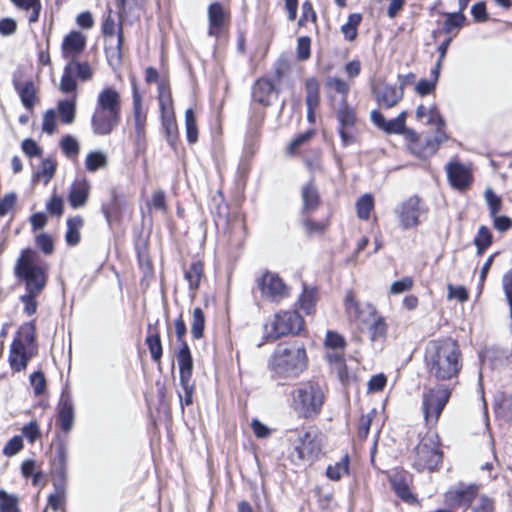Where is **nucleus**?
Here are the masks:
<instances>
[{
    "instance_id": "1",
    "label": "nucleus",
    "mask_w": 512,
    "mask_h": 512,
    "mask_svg": "<svg viewBox=\"0 0 512 512\" xmlns=\"http://www.w3.org/2000/svg\"><path fill=\"white\" fill-rule=\"evenodd\" d=\"M424 362L430 377L438 381L457 378L462 367V353L452 338L435 339L425 347Z\"/></svg>"
},
{
    "instance_id": "2",
    "label": "nucleus",
    "mask_w": 512,
    "mask_h": 512,
    "mask_svg": "<svg viewBox=\"0 0 512 512\" xmlns=\"http://www.w3.org/2000/svg\"><path fill=\"white\" fill-rule=\"evenodd\" d=\"M308 367L305 346L300 343H280L268 359V370L274 380L299 377Z\"/></svg>"
},
{
    "instance_id": "3",
    "label": "nucleus",
    "mask_w": 512,
    "mask_h": 512,
    "mask_svg": "<svg viewBox=\"0 0 512 512\" xmlns=\"http://www.w3.org/2000/svg\"><path fill=\"white\" fill-rule=\"evenodd\" d=\"M49 265L30 248L23 249L16 260L14 275L27 292H42L47 285Z\"/></svg>"
},
{
    "instance_id": "4",
    "label": "nucleus",
    "mask_w": 512,
    "mask_h": 512,
    "mask_svg": "<svg viewBox=\"0 0 512 512\" xmlns=\"http://www.w3.org/2000/svg\"><path fill=\"white\" fill-rule=\"evenodd\" d=\"M291 408L301 418L317 417L325 402V390L321 383L308 380L297 384L290 393Z\"/></svg>"
},
{
    "instance_id": "5",
    "label": "nucleus",
    "mask_w": 512,
    "mask_h": 512,
    "mask_svg": "<svg viewBox=\"0 0 512 512\" xmlns=\"http://www.w3.org/2000/svg\"><path fill=\"white\" fill-rule=\"evenodd\" d=\"M450 396L451 389L443 384H437L423 393L422 410L427 425H436Z\"/></svg>"
},
{
    "instance_id": "6",
    "label": "nucleus",
    "mask_w": 512,
    "mask_h": 512,
    "mask_svg": "<svg viewBox=\"0 0 512 512\" xmlns=\"http://www.w3.org/2000/svg\"><path fill=\"white\" fill-rule=\"evenodd\" d=\"M427 212L428 208L424 201L416 195L405 199L395 209L399 224L404 230L420 225L422 218L426 217Z\"/></svg>"
},
{
    "instance_id": "7",
    "label": "nucleus",
    "mask_w": 512,
    "mask_h": 512,
    "mask_svg": "<svg viewBox=\"0 0 512 512\" xmlns=\"http://www.w3.org/2000/svg\"><path fill=\"white\" fill-rule=\"evenodd\" d=\"M303 327L304 320L297 311H280L266 325V330L268 338L278 339L288 334H298Z\"/></svg>"
},
{
    "instance_id": "8",
    "label": "nucleus",
    "mask_w": 512,
    "mask_h": 512,
    "mask_svg": "<svg viewBox=\"0 0 512 512\" xmlns=\"http://www.w3.org/2000/svg\"><path fill=\"white\" fill-rule=\"evenodd\" d=\"M257 287L263 299L279 303L290 296V288L276 273L265 272L257 279Z\"/></svg>"
},
{
    "instance_id": "9",
    "label": "nucleus",
    "mask_w": 512,
    "mask_h": 512,
    "mask_svg": "<svg viewBox=\"0 0 512 512\" xmlns=\"http://www.w3.org/2000/svg\"><path fill=\"white\" fill-rule=\"evenodd\" d=\"M478 490L476 484L458 483L446 492L445 502L452 508H471Z\"/></svg>"
},
{
    "instance_id": "10",
    "label": "nucleus",
    "mask_w": 512,
    "mask_h": 512,
    "mask_svg": "<svg viewBox=\"0 0 512 512\" xmlns=\"http://www.w3.org/2000/svg\"><path fill=\"white\" fill-rule=\"evenodd\" d=\"M345 311L348 319L356 324H368L377 314L373 305L358 302L351 291L345 297Z\"/></svg>"
},
{
    "instance_id": "11",
    "label": "nucleus",
    "mask_w": 512,
    "mask_h": 512,
    "mask_svg": "<svg viewBox=\"0 0 512 512\" xmlns=\"http://www.w3.org/2000/svg\"><path fill=\"white\" fill-rule=\"evenodd\" d=\"M12 84L20 97L22 105L26 110L32 111L38 100V89L34 82L31 79L24 80V71L22 69H17L13 73Z\"/></svg>"
},
{
    "instance_id": "12",
    "label": "nucleus",
    "mask_w": 512,
    "mask_h": 512,
    "mask_svg": "<svg viewBox=\"0 0 512 512\" xmlns=\"http://www.w3.org/2000/svg\"><path fill=\"white\" fill-rule=\"evenodd\" d=\"M337 119L339 121V134L344 146H348L356 142V137L352 133L354 126L357 123V116L352 107H350L346 100L343 101L342 106L337 112Z\"/></svg>"
},
{
    "instance_id": "13",
    "label": "nucleus",
    "mask_w": 512,
    "mask_h": 512,
    "mask_svg": "<svg viewBox=\"0 0 512 512\" xmlns=\"http://www.w3.org/2000/svg\"><path fill=\"white\" fill-rule=\"evenodd\" d=\"M119 114L94 108L91 118V128L97 136L110 135L120 122Z\"/></svg>"
},
{
    "instance_id": "14",
    "label": "nucleus",
    "mask_w": 512,
    "mask_h": 512,
    "mask_svg": "<svg viewBox=\"0 0 512 512\" xmlns=\"http://www.w3.org/2000/svg\"><path fill=\"white\" fill-rule=\"evenodd\" d=\"M208 35L218 39L230 21V13L219 2L208 6Z\"/></svg>"
},
{
    "instance_id": "15",
    "label": "nucleus",
    "mask_w": 512,
    "mask_h": 512,
    "mask_svg": "<svg viewBox=\"0 0 512 512\" xmlns=\"http://www.w3.org/2000/svg\"><path fill=\"white\" fill-rule=\"evenodd\" d=\"M133 96V120L137 141L144 140L146 133L147 112L142 105V96L138 91L135 81L132 82Z\"/></svg>"
},
{
    "instance_id": "16",
    "label": "nucleus",
    "mask_w": 512,
    "mask_h": 512,
    "mask_svg": "<svg viewBox=\"0 0 512 512\" xmlns=\"http://www.w3.org/2000/svg\"><path fill=\"white\" fill-rule=\"evenodd\" d=\"M446 171L448 180L455 189L465 190L471 185L473 176L467 166L459 162H453L446 166Z\"/></svg>"
},
{
    "instance_id": "17",
    "label": "nucleus",
    "mask_w": 512,
    "mask_h": 512,
    "mask_svg": "<svg viewBox=\"0 0 512 512\" xmlns=\"http://www.w3.org/2000/svg\"><path fill=\"white\" fill-rule=\"evenodd\" d=\"M406 117L407 113L405 111L388 121L378 110H373L370 114L373 124L388 134H402L405 131Z\"/></svg>"
},
{
    "instance_id": "18",
    "label": "nucleus",
    "mask_w": 512,
    "mask_h": 512,
    "mask_svg": "<svg viewBox=\"0 0 512 512\" xmlns=\"http://www.w3.org/2000/svg\"><path fill=\"white\" fill-rule=\"evenodd\" d=\"M436 131L433 137L425 138V147H417L414 144L412 147V153L420 158H428L435 154L438 150L439 145L447 140V135L445 132V125L436 124Z\"/></svg>"
},
{
    "instance_id": "19",
    "label": "nucleus",
    "mask_w": 512,
    "mask_h": 512,
    "mask_svg": "<svg viewBox=\"0 0 512 512\" xmlns=\"http://www.w3.org/2000/svg\"><path fill=\"white\" fill-rule=\"evenodd\" d=\"M86 46V37L79 31H71L62 42V55L65 59L74 60L78 57Z\"/></svg>"
},
{
    "instance_id": "20",
    "label": "nucleus",
    "mask_w": 512,
    "mask_h": 512,
    "mask_svg": "<svg viewBox=\"0 0 512 512\" xmlns=\"http://www.w3.org/2000/svg\"><path fill=\"white\" fill-rule=\"evenodd\" d=\"M320 453V446L309 432L299 438V444L295 446L293 457L301 461H312Z\"/></svg>"
},
{
    "instance_id": "21",
    "label": "nucleus",
    "mask_w": 512,
    "mask_h": 512,
    "mask_svg": "<svg viewBox=\"0 0 512 512\" xmlns=\"http://www.w3.org/2000/svg\"><path fill=\"white\" fill-rule=\"evenodd\" d=\"M96 108L121 115V96L113 87H106L97 96Z\"/></svg>"
},
{
    "instance_id": "22",
    "label": "nucleus",
    "mask_w": 512,
    "mask_h": 512,
    "mask_svg": "<svg viewBox=\"0 0 512 512\" xmlns=\"http://www.w3.org/2000/svg\"><path fill=\"white\" fill-rule=\"evenodd\" d=\"M90 193V183L85 178L76 179L69 191L68 202L74 209L83 207Z\"/></svg>"
},
{
    "instance_id": "23",
    "label": "nucleus",
    "mask_w": 512,
    "mask_h": 512,
    "mask_svg": "<svg viewBox=\"0 0 512 512\" xmlns=\"http://www.w3.org/2000/svg\"><path fill=\"white\" fill-rule=\"evenodd\" d=\"M374 93L378 104L386 109L396 106L404 95L402 88L392 85H384L375 90Z\"/></svg>"
},
{
    "instance_id": "24",
    "label": "nucleus",
    "mask_w": 512,
    "mask_h": 512,
    "mask_svg": "<svg viewBox=\"0 0 512 512\" xmlns=\"http://www.w3.org/2000/svg\"><path fill=\"white\" fill-rule=\"evenodd\" d=\"M58 422L61 429L68 433L74 424V406L68 394H62L58 404Z\"/></svg>"
},
{
    "instance_id": "25",
    "label": "nucleus",
    "mask_w": 512,
    "mask_h": 512,
    "mask_svg": "<svg viewBox=\"0 0 512 512\" xmlns=\"http://www.w3.org/2000/svg\"><path fill=\"white\" fill-rule=\"evenodd\" d=\"M344 351L345 349L326 350V358L332 370L337 374L339 380L343 384H346L350 380V375L345 364Z\"/></svg>"
},
{
    "instance_id": "26",
    "label": "nucleus",
    "mask_w": 512,
    "mask_h": 512,
    "mask_svg": "<svg viewBox=\"0 0 512 512\" xmlns=\"http://www.w3.org/2000/svg\"><path fill=\"white\" fill-rule=\"evenodd\" d=\"M32 354L27 352L22 341H13L10 347L9 363L12 370L19 372L27 367Z\"/></svg>"
},
{
    "instance_id": "27",
    "label": "nucleus",
    "mask_w": 512,
    "mask_h": 512,
    "mask_svg": "<svg viewBox=\"0 0 512 512\" xmlns=\"http://www.w3.org/2000/svg\"><path fill=\"white\" fill-rule=\"evenodd\" d=\"M416 453L419 465L429 470L435 469L441 462L442 455L438 449L431 448L426 443L419 444Z\"/></svg>"
},
{
    "instance_id": "28",
    "label": "nucleus",
    "mask_w": 512,
    "mask_h": 512,
    "mask_svg": "<svg viewBox=\"0 0 512 512\" xmlns=\"http://www.w3.org/2000/svg\"><path fill=\"white\" fill-rule=\"evenodd\" d=\"M302 198V216L310 215L320 204V196L317 188L312 182L307 183L301 189Z\"/></svg>"
},
{
    "instance_id": "29",
    "label": "nucleus",
    "mask_w": 512,
    "mask_h": 512,
    "mask_svg": "<svg viewBox=\"0 0 512 512\" xmlns=\"http://www.w3.org/2000/svg\"><path fill=\"white\" fill-rule=\"evenodd\" d=\"M274 91L275 87L272 81L267 78H262L255 83L252 96L254 101L264 106H268L271 103V97Z\"/></svg>"
},
{
    "instance_id": "30",
    "label": "nucleus",
    "mask_w": 512,
    "mask_h": 512,
    "mask_svg": "<svg viewBox=\"0 0 512 512\" xmlns=\"http://www.w3.org/2000/svg\"><path fill=\"white\" fill-rule=\"evenodd\" d=\"M318 300V292L314 287L303 284L302 293L299 295L296 306L299 310L309 315L315 311Z\"/></svg>"
},
{
    "instance_id": "31",
    "label": "nucleus",
    "mask_w": 512,
    "mask_h": 512,
    "mask_svg": "<svg viewBox=\"0 0 512 512\" xmlns=\"http://www.w3.org/2000/svg\"><path fill=\"white\" fill-rule=\"evenodd\" d=\"M177 361L180 370V382L191 380L193 360L186 342H183V345L177 354Z\"/></svg>"
},
{
    "instance_id": "32",
    "label": "nucleus",
    "mask_w": 512,
    "mask_h": 512,
    "mask_svg": "<svg viewBox=\"0 0 512 512\" xmlns=\"http://www.w3.org/2000/svg\"><path fill=\"white\" fill-rule=\"evenodd\" d=\"M145 343L148 346L152 360L156 363H160L163 353L160 334L157 328L152 327L151 324L148 326V334L145 339Z\"/></svg>"
},
{
    "instance_id": "33",
    "label": "nucleus",
    "mask_w": 512,
    "mask_h": 512,
    "mask_svg": "<svg viewBox=\"0 0 512 512\" xmlns=\"http://www.w3.org/2000/svg\"><path fill=\"white\" fill-rule=\"evenodd\" d=\"M390 483L397 496L403 501L410 504L416 501V498L409 489L406 478L402 474L397 473L391 476Z\"/></svg>"
},
{
    "instance_id": "34",
    "label": "nucleus",
    "mask_w": 512,
    "mask_h": 512,
    "mask_svg": "<svg viewBox=\"0 0 512 512\" xmlns=\"http://www.w3.org/2000/svg\"><path fill=\"white\" fill-rule=\"evenodd\" d=\"M416 118L418 120L426 119L427 125H445V120L440 115L439 110L435 104L427 107L425 105H419L416 109Z\"/></svg>"
},
{
    "instance_id": "35",
    "label": "nucleus",
    "mask_w": 512,
    "mask_h": 512,
    "mask_svg": "<svg viewBox=\"0 0 512 512\" xmlns=\"http://www.w3.org/2000/svg\"><path fill=\"white\" fill-rule=\"evenodd\" d=\"M83 224L84 221L81 216H74L67 219L65 240L68 245L75 246L80 242V230L83 227Z\"/></svg>"
},
{
    "instance_id": "36",
    "label": "nucleus",
    "mask_w": 512,
    "mask_h": 512,
    "mask_svg": "<svg viewBox=\"0 0 512 512\" xmlns=\"http://www.w3.org/2000/svg\"><path fill=\"white\" fill-rule=\"evenodd\" d=\"M305 102L307 108H318L321 102L320 84L315 77L306 79L305 81Z\"/></svg>"
},
{
    "instance_id": "37",
    "label": "nucleus",
    "mask_w": 512,
    "mask_h": 512,
    "mask_svg": "<svg viewBox=\"0 0 512 512\" xmlns=\"http://www.w3.org/2000/svg\"><path fill=\"white\" fill-rule=\"evenodd\" d=\"M203 272V264L199 261L191 263V265L184 272V278L188 282L189 290L193 294L199 288Z\"/></svg>"
},
{
    "instance_id": "38",
    "label": "nucleus",
    "mask_w": 512,
    "mask_h": 512,
    "mask_svg": "<svg viewBox=\"0 0 512 512\" xmlns=\"http://www.w3.org/2000/svg\"><path fill=\"white\" fill-rule=\"evenodd\" d=\"M11 2L20 10L27 12L29 23L38 21L42 5L40 0H11Z\"/></svg>"
},
{
    "instance_id": "39",
    "label": "nucleus",
    "mask_w": 512,
    "mask_h": 512,
    "mask_svg": "<svg viewBox=\"0 0 512 512\" xmlns=\"http://www.w3.org/2000/svg\"><path fill=\"white\" fill-rule=\"evenodd\" d=\"M349 472V456L344 455L340 461L334 465H329L326 470V475L330 480L338 481L341 477Z\"/></svg>"
},
{
    "instance_id": "40",
    "label": "nucleus",
    "mask_w": 512,
    "mask_h": 512,
    "mask_svg": "<svg viewBox=\"0 0 512 512\" xmlns=\"http://www.w3.org/2000/svg\"><path fill=\"white\" fill-rule=\"evenodd\" d=\"M107 156L102 151H92L85 159V167L89 172H96L97 170L107 166Z\"/></svg>"
},
{
    "instance_id": "41",
    "label": "nucleus",
    "mask_w": 512,
    "mask_h": 512,
    "mask_svg": "<svg viewBox=\"0 0 512 512\" xmlns=\"http://www.w3.org/2000/svg\"><path fill=\"white\" fill-rule=\"evenodd\" d=\"M61 122L64 124H72L75 120L76 105L71 100H61L57 106Z\"/></svg>"
},
{
    "instance_id": "42",
    "label": "nucleus",
    "mask_w": 512,
    "mask_h": 512,
    "mask_svg": "<svg viewBox=\"0 0 512 512\" xmlns=\"http://www.w3.org/2000/svg\"><path fill=\"white\" fill-rule=\"evenodd\" d=\"M205 327V316L200 307H196L192 313L191 334L194 339L203 337Z\"/></svg>"
},
{
    "instance_id": "43",
    "label": "nucleus",
    "mask_w": 512,
    "mask_h": 512,
    "mask_svg": "<svg viewBox=\"0 0 512 512\" xmlns=\"http://www.w3.org/2000/svg\"><path fill=\"white\" fill-rule=\"evenodd\" d=\"M36 328L34 322L24 323L19 331L17 337L13 341H22L23 346L26 348L35 342Z\"/></svg>"
},
{
    "instance_id": "44",
    "label": "nucleus",
    "mask_w": 512,
    "mask_h": 512,
    "mask_svg": "<svg viewBox=\"0 0 512 512\" xmlns=\"http://www.w3.org/2000/svg\"><path fill=\"white\" fill-rule=\"evenodd\" d=\"M466 21V17L461 12L447 13L443 23V31L446 34L452 33L454 30L460 29Z\"/></svg>"
},
{
    "instance_id": "45",
    "label": "nucleus",
    "mask_w": 512,
    "mask_h": 512,
    "mask_svg": "<svg viewBox=\"0 0 512 512\" xmlns=\"http://www.w3.org/2000/svg\"><path fill=\"white\" fill-rule=\"evenodd\" d=\"M470 509L472 512H494L495 501L488 495L478 493Z\"/></svg>"
},
{
    "instance_id": "46",
    "label": "nucleus",
    "mask_w": 512,
    "mask_h": 512,
    "mask_svg": "<svg viewBox=\"0 0 512 512\" xmlns=\"http://www.w3.org/2000/svg\"><path fill=\"white\" fill-rule=\"evenodd\" d=\"M57 163L52 158L44 159L41 162V165L38 171L35 174V177L38 179H42L44 184H47L54 176L56 171Z\"/></svg>"
},
{
    "instance_id": "47",
    "label": "nucleus",
    "mask_w": 512,
    "mask_h": 512,
    "mask_svg": "<svg viewBox=\"0 0 512 512\" xmlns=\"http://www.w3.org/2000/svg\"><path fill=\"white\" fill-rule=\"evenodd\" d=\"M69 69L82 81H87L92 77V69L88 62H80L76 59L67 63Z\"/></svg>"
},
{
    "instance_id": "48",
    "label": "nucleus",
    "mask_w": 512,
    "mask_h": 512,
    "mask_svg": "<svg viewBox=\"0 0 512 512\" xmlns=\"http://www.w3.org/2000/svg\"><path fill=\"white\" fill-rule=\"evenodd\" d=\"M54 492L48 497V506L57 511L65 500V485L63 481L53 483Z\"/></svg>"
},
{
    "instance_id": "49",
    "label": "nucleus",
    "mask_w": 512,
    "mask_h": 512,
    "mask_svg": "<svg viewBox=\"0 0 512 512\" xmlns=\"http://www.w3.org/2000/svg\"><path fill=\"white\" fill-rule=\"evenodd\" d=\"M369 326L370 339L372 341L381 340L385 337L387 326L382 317L377 314L371 319Z\"/></svg>"
},
{
    "instance_id": "50",
    "label": "nucleus",
    "mask_w": 512,
    "mask_h": 512,
    "mask_svg": "<svg viewBox=\"0 0 512 512\" xmlns=\"http://www.w3.org/2000/svg\"><path fill=\"white\" fill-rule=\"evenodd\" d=\"M492 243V234L486 226H481L474 238V244L477 247L478 255H482L484 251Z\"/></svg>"
},
{
    "instance_id": "51",
    "label": "nucleus",
    "mask_w": 512,
    "mask_h": 512,
    "mask_svg": "<svg viewBox=\"0 0 512 512\" xmlns=\"http://www.w3.org/2000/svg\"><path fill=\"white\" fill-rule=\"evenodd\" d=\"M362 17L360 14H351L348 17L347 23L342 25L341 31L345 38L349 41H353L357 37V27L360 24Z\"/></svg>"
},
{
    "instance_id": "52",
    "label": "nucleus",
    "mask_w": 512,
    "mask_h": 512,
    "mask_svg": "<svg viewBox=\"0 0 512 512\" xmlns=\"http://www.w3.org/2000/svg\"><path fill=\"white\" fill-rule=\"evenodd\" d=\"M374 208V200L373 197L370 194H365L361 196L357 203H356V209H357V216L360 219L367 220L370 216V212Z\"/></svg>"
},
{
    "instance_id": "53",
    "label": "nucleus",
    "mask_w": 512,
    "mask_h": 512,
    "mask_svg": "<svg viewBox=\"0 0 512 512\" xmlns=\"http://www.w3.org/2000/svg\"><path fill=\"white\" fill-rule=\"evenodd\" d=\"M185 126L188 142L195 143L198 139V131L196 119L192 108H188L185 111Z\"/></svg>"
},
{
    "instance_id": "54",
    "label": "nucleus",
    "mask_w": 512,
    "mask_h": 512,
    "mask_svg": "<svg viewBox=\"0 0 512 512\" xmlns=\"http://www.w3.org/2000/svg\"><path fill=\"white\" fill-rule=\"evenodd\" d=\"M495 411L498 417L505 421H512V395L503 396L496 403Z\"/></svg>"
},
{
    "instance_id": "55",
    "label": "nucleus",
    "mask_w": 512,
    "mask_h": 512,
    "mask_svg": "<svg viewBox=\"0 0 512 512\" xmlns=\"http://www.w3.org/2000/svg\"><path fill=\"white\" fill-rule=\"evenodd\" d=\"M485 201L489 209V215L495 216L502 209V199L494 193L492 188H487L484 193Z\"/></svg>"
},
{
    "instance_id": "56",
    "label": "nucleus",
    "mask_w": 512,
    "mask_h": 512,
    "mask_svg": "<svg viewBox=\"0 0 512 512\" xmlns=\"http://www.w3.org/2000/svg\"><path fill=\"white\" fill-rule=\"evenodd\" d=\"M60 147L63 153L69 158L77 157L80 150L77 139L71 135H66L62 138Z\"/></svg>"
},
{
    "instance_id": "57",
    "label": "nucleus",
    "mask_w": 512,
    "mask_h": 512,
    "mask_svg": "<svg viewBox=\"0 0 512 512\" xmlns=\"http://www.w3.org/2000/svg\"><path fill=\"white\" fill-rule=\"evenodd\" d=\"M77 83L75 80L74 73L66 65L64 67L63 75L61 77L59 89L63 93H71L76 90Z\"/></svg>"
},
{
    "instance_id": "58",
    "label": "nucleus",
    "mask_w": 512,
    "mask_h": 512,
    "mask_svg": "<svg viewBox=\"0 0 512 512\" xmlns=\"http://www.w3.org/2000/svg\"><path fill=\"white\" fill-rule=\"evenodd\" d=\"M326 86L340 94L343 97V101L346 100L350 90V85L348 82L342 80L339 77H328L326 80Z\"/></svg>"
},
{
    "instance_id": "59",
    "label": "nucleus",
    "mask_w": 512,
    "mask_h": 512,
    "mask_svg": "<svg viewBox=\"0 0 512 512\" xmlns=\"http://www.w3.org/2000/svg\"><path fill=\"white\" fill-rule=\"evenodd\" d=\"M162 124L167 135V141L173 145L177 137V125L173 117L165 115V110L162 111Z\"/></svg>"
},
{
    "instance_id": "60",
    "label": "nucleus",
    "mask_w": 512,
    "mask_h": 512,
    "mask_svg": "<svg viewBox=\"0 0 512 512\" xmlns=\"http://www.w3.org/2000/svg\"><path fill=\"white\" fill-rule=\"evenodd\" d=\"M346 341L339 333L328 331L325 338V348L330 349H345Z\"/></svg>"
},
{
    "instance_id": "61",
    "label": "nucleus",
    "mask_w": 512,
    "mask_h": 512,
    "mask_svg": "<svg viewBox=\"0 0 512 512\" xmlns=\"http://www.w3.org/2000/svg\"><path fill=\"white\" fill-rule=\"evenodd\" d=\"M41 294V292H27L26 294L20 296V301L24 304V312L31 316L37 310V301L36 298Z\"/></svg>"
},
{
    "instance_id": "62",
    "label": "nucleus",
    "mask_w": 512,
    "mask_h": 512,
    "mask_svg": "<svg viewBox=\"0 0 512 512\" xmlns=\"http://www.w3.org/2000/svg\"><path fill=\"white\" fill-rule=\"evenodd\" d=\"M0 512H19L16 498L0 490Z\"/></svg>"
},
{
    "instance_id": "63",
    "label": "nucleus",
    "mask_w": 512,
    "mask_h": 512,
    "mask_svg": "<svg viewBox=\"0 0 512 512\" xmlns=\"http://www.w3.org/2000/svg\"><path fill=\"white\" fill-rule=\"evenodd\" d=\"M35 243L37 248H39L46 255H50L54 251L53 240L48 234H39L35 239Z\"/></svg>"
},
{
    "instance_id": "64",
    "label": "nucleus",
    "mask_w": 512,
    "mask_h": 512,
    "mask_svg": "<svg viewBox=\"0 0 512 512\" xmlns=\"http://www.w3.org/2000/svg\"><path fill=\"white\" fill-rule=\"evenodd\" d=\"M502 285L510 307V316L512 318V269L504 274Z\"/></svg>"
}]
</instances>
